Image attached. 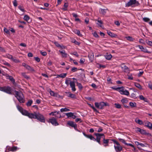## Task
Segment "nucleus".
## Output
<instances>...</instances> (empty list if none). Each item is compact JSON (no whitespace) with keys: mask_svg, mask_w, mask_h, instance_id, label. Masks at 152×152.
I'll use <instances>...</instances> for the list:
<instances>
[{"mask_svg":"<svg viewBox=\"0 0 152 152\" xmlns=\"http://www.w3.org/2000/svg\"><path fill=\"white\" fill-rule=\"evenodd\" d=\"M56 113L57 114H58V112L57 111L54 112L53 113L51 112V113H50L49 114L50 115H53L56 116V115L55 114V113Z\"/></svg>","mask_w":152,"mask_h":152,"instance_id":"obj_46","label":"nucleus"},{"mask_svg":"<svg viewBox=\"0 0 152 152\" xmlns=\"http://www.w3.org/2000/svg\"><path fill=\"white\" fill-rule=\"evenodd\" d=\"M85 61V59L83 58H81L80 61V62L81 64H83Z\"/></svg>","mask_w":152,"mask_h":152,"instance_id":"obj_49","label":"nucleus"},{"mask_svg":"<svg viewBox=\"0 0 152 152\" xmlns=\"http://www.w3.org/2000/svg\"><path fill=\"white\" fill-rule=\"evenodd\" d=\"M118 140L122 142L125 145H126V143L124 139L121 138H118Z\"/></svg>","mask_w":152,"mask_h":152,"instance_id":"obj_45","label":"nucleus"},{"mask_svg":"<svg viewBox=\"0 0 152 152\" xmlns=\"http://www.w3.org/2000/svg\"><path fill=\"white\" fill-rule=\"evenodd\" d=\"M33 103V101L31 100H29L26 104V105L27 106H30Z\"/></svg>","mask_w":152,"mask_h":152,"instance_id":"obj_31","label":"nucleus"},{"mask_svg":"<svg viewBox=\"0 0 152 152\" xmlns=\"http://www.w3.org/2000/svg\"><path fill=\"white\" fill-rule=\"evenodd\" d=\"M143 20L144 21L147 22L150 21V19L147 18H143Z\"/></svg>","mask_w":152,"mask_h":152,"instance_id":"obj_44","label":"nucleus"},{"mask_svg":"<svg viewBox=\"0 0 152 152\" xmlns=\"http://www.w3.org/2000/svg\"><path fill=\"white\" fill-rule=\"evenodd\" d=\"M75 125L74 126H73V127H74V129L77 131H78V130L77 129V126L76 124H75Z\"/></svg>","mask_w":152,"mask_h":152,"instance_id":"obj_62","label":"nucleus"},{"mask_svg":"<svg viewBox=\"0 0 152 152\" xmlns=\"http://www.w3.org/2000/svg\"><path fill=\"white\" fill-rule=\"evenodd\" d=\"M14 92L15 93V96L19 102L20 103H24L25 99L23 94L21 92H18L16 90H15Z\"/></svg>","mask_w":152,"mask_h":152,"instance_id":"obj_3","label":"nucleus"},{"mask_svg":"<svg viewBox=\"0 0 152 152\" xmlns=\"http://www.w3.org/2000/svg\"><path fill=\"white\" fill-rule=\"evenodd\" d=\"M125 38L127 40L130 42H132L134 40V39L131 36L126 37Z\"/></svg>","mask_w":152,"mask_h":152,"instance_id":"obj_24","label":"nucleus"},{"mask_svg":"<svg viewBox=\"0 0 152 152\" xmlns=\"http://www.w3.org/2000/svg\"><path fill=\"white\" fill-rule=\"evenodd\" d=\"M13 3L14 6L16 7L18 5L17 1L16 0H14Z\"/></svg>","mask_w":152,"mask_h":152,"instance_id":"obj_48","label":"nucleus"},{"mask_svg":"<svg viewBox=\"0 0 152 152\" xmlns=\"http://www.w3.org/2000/svg\"><path fill=\"white\" fill-rule=\"evenodd\" d=\"M26 69L28 71H29L31 72H34L35 71L34 70L33 67H31V66L28 65L26 66Z\"/></svg>","mask_w":152,"mask_h":152,"instance_id":"obj_19","label":"nucleus"},{"mask_svg":"<svg viewBox=\"0 0 152 152\" xmlns=\"http://www.w3.org/2000/svg\"><path fill=\"white\" fill-rule=\"evenodd\" d=\"M68 6V3H65L64 4V7L65 8H63V10H66L67 9L66 8Z\"/></svg>","mask_w":152,"mask_h":152,"instance_id":"obj_41","label":"nucleus"},{"mask_svg":"<svg viewBox=\"0 0 152 152\" xmlns=\"http://www.w3.org/2000/svg\"><path fill=\"white\" fill-rule=\"evenodd\" d=\"M135 131L137 132H139L140 134H144L146 135H148L149 136H150L151 135V134L149 133H147L146 132V131L145 130H144L142 129H141L140 128L137 127L135 129Z\"/></svg>","mask_w":152,"mask_h":152,"instance_id":"obj_8","label":"nucleus"},{"mask_svg":"<svg viewBox=\"0 0 152 152\" xmlns=\"http://www.w3.org/2000/svg\"><path fill=\"white\" fill-rule=\"evenodd\" d=\"M21 75L23 77L27 79H29L30 78L29 76L26 75V73L25 72L22 73Z\"/></svg>","mask_w":152,"mask_h":152,"instance_id":"obj_25","label":"nucleus"},{"mask_svg":"<svg viewBox=\"0 0 152 152\" xmlns=\"http://www.w3.org/2000/svg\"><path fill=\"white\" fill-rule=\"evenodd\" d=\"M135 121L136 123L140 125H142L143 123V122L142 120L138 119V118H135Z\"/></svg>","mask_w":152,"mask_h":152,"instance_id":"obj_21","label":"nucleus"},{"mask_svg":"<svg viewBox=\"0 0 152 152\" xmlns=\"http://www.w3.org/2000/svg\"><path fill=\"white\" fill-rule=\"evenodd\" d=\"M1 63L5 65H6L7 66L10 67L11 66L10 64L6 62V61H4V60H1Z\"/></svg>","mask_w":152,"mask_h":152,"instance_id":"obj_23","label":"nucleus"},{"mask_svg":"<svg viewBox=\"0 0 152 152\" xmlns=\"http://www.w3.org/2000/svg\"><path fill=\"white\" fill-rule=\"evenodd\" d=\"M66 73H62L58 75V76L60 77L64 78L66 76Z\"/></svg>","mask_w":152,"mask_h":152,"instance_id":"obj_40","label":"nucleus"},{"mask_svg":"<svg viewBox=\"0 0 152 152\" xmlns=\"http://www.w3.org/2000/svg\"><path fill=\"white\" fill-rule=\"evenodd\" d=\"M139 4L138 2L136 0H130L128 3L126 4L125 7H128L133 5H134L135 6H137Z\"/></svg>","mask_w":152,"mask_h":152,"instance_id":"obj_7","label":"nucleus"},{"mask_svg":"<svg viewBox=\"0 0 152 152\" xmlns=\"http://www.w3.org/2000/svg\"><path fill=\"white\" fill-rule=\"evenodd\" d=\"M7 57L9 58L11 60L13 58V57L12 55H10V54H8L7 55Z\"/></svg>","mask_w":152,"mask_h":152,"instance_id":"obj_53","label":"nucleus"},{"mask_svg":"<svg viewBox=\"0 0 152 152\" xmlns=\"http://www.w3.org/2000/svg\"><path fill=\"white\" fill-rule=\"evenodd\" d=\"M72 15L75 18V19L76 18H77V17H78V15L76 14L75 13H72Z\"/></svg>","mask_w":152,"mask_h":152,"instance_id":"obj_55","label":"nucleus"},{"mask_svg":"<svg viewBox=\"0 0 152 152\" xmlns=\"http://www.w3.org/2000/svg\"><path fill=\"white\" fill-rule=\"evenodd\" d=\"M112 56L111 54H109L106 55L105 56V57L106 59L108 60H110Z\"/></svg>","mask_w":152,"mask_h":152,"instance_id":"obj_34","label":"nucleus"},{"mask_svg":"<svg viewBox=\"0 0 152 152\" xmlns=\"http://www.w3.org/2000/svg\"><path fill=\"white\" fill-rule=\"evenodd\" d=\"M95 105L97 108H99L100 103L99 104L98 102H95Z\"/></svg>","mask_w":152,"mask_h":152,"instance_id":"obj_56","label":"nucleus"},{"mask_svg":"<svg viewBox=\"0 0 152 152\" xmlns=\"http://www.w3.org/2000/svg\"><path fill=\"white\" fill-rule=\"evenodd\" d=\"M121 102L123 103V104H124V103H127L128 102V100L126 98H124L122 99L121 100Z\"/></svg>","mask_w":152,"mask_h":152,"instance_id":"obj_38","label":"nucleus"},{"mask_svg":"<svg viewBox=\"0 0 152 152\" xmlns=\"http://www.w3.org/2000/svg\"><path fill=\"white\" fill-rule=\"evenodd\" d=\"M103 130V129L102 127H100L98 129L97 132H102Z\"/></svg>","mask_w":152,"mask_h":152,"instance_id":"obj_64","label":"nucleus"},{"mask_svg":"<svg viewBox=\"0 0 152 152\" xmlns=\"http://www.w3.org/2000/svg\"><path fill=\"white\" fill-rule=\"evenodd\" d=\"M102 134L103 135H101L100 136V140L101 138V137H102L103 139V143H101V145H103L104 146L106 147L109 146L108 143L110 141H112V139H105V136L103 134Z\"/></svg>","mask_w":152,"mask_h":152,"instance_id":"obj_5","label":"nucleus"},{"mask_svg":"<svg viewBox=\"0 0 152 152\" xmlns=\"http://www.w3.org/2000/svg\"><path fill=\"white\" fill-rule=\"evenodd\" d=\"M18 8L19 10H21L22 11L24 12V9L22 7L20 6H19L18 7Z\"/></svg>","mask_w":152,"mask_h":152,"instance_id":"obj_60","label":"nucleus"},{"mask_svg":"<svg viewBox=\"0 0 152 152\" xmlns=\"http://www.w3.org/2000/svg\"><path fill=\"white\" fill-rule=\"evenodd\" d=\"M17 107L18 110L23 115L27 116L31 119H36L41 122L43 123L45 122V119L44 117L39 113L34 112L33 113H30L26 110H24L22 107L19 105H17Z\"/></svg>","mask_w":152,"mask_h":152,"instance_id":"obj_1","label":"nucleus"},{"mask_svg":"<svg viewBox=\"0 0 152 152\" xmlns=\"http://www.w3.org/2000/svg\"><path fill=\"white\" fill-rule=\"evenodd\" d=\"M72 55L76 56L77 57H78L79 56V55L76 52H75L71 54Z\"/></svg>","mask_w":152,"mask_h":152,"instance_id":"obj_50","label":"nucleus"},{"mask_svg":"<svg viewBox=\"0 0 152 152\" xmlns=\"http://www.w3.org/2000/svg\"><path fill=\"white\" fill-rule=\"evenodd\" d=\"M66 94L67 96L70 97L72 99L76 98V96L74 94H72L71 92H66Z\"/></svg>","mask_w":152,"mask_h":152,"instance_id":"obj_13","label":"nucleus"},{"mask_svg":"<svg viewBox=\"0 0 152 152\" xmlns=\"http://www.w3.org/2000/svg\"><path fill=\"white\" fill-rule=\"evenodd\" d=\"M77 70V68L75 67H73L71 69V71L72 72H75Z\"/></svg>","mask_w":152,"mask_h":152,"instance_id":"obj_58","label":"nucleus"},{"mask_svg":"<svg viewBox=\"0 0 152 152\" xmlns=\"http://www.w3.org/2000/svg\"><path fill=\"white\" fill-rule=\"evenodd\" d=\"M108 9H103L102 8H100L99 10V12L100 13L102 14V15H105L106 13V11Z\"/></svg>","mask_w":152,"mask_h":152,"instance_id":"obj_16","label":"nucleus"},{"mask_svg":"<svg viewBox=\"0 0 152 152\" xmlns=\"http://www.w3.org/2000/svg\"><path fill=\"white\" fill-rule=\"evenodd\" d=\"M76 83L77 86L78 87L79 89L80 90H81L83 88V87L82 84L80 83H79L77 82Z\"/></svg>","mask_w":152,"mask_h":152,"instance_id":"obj_27","label":"nucleus"},{"mask_svg":"<svg viewBox=\"0 0 152 152\" xmlns=\"http://www.w3.org/2000/svg\"><path fill=\"white\" fill-rule=\"evenodd\" d=\"M48 122L51 123L54 126H57L59 125L56 119L54 117L50 118Z\"/></svg>","mask_w":152,"mask_h":152,"instance_id":"obj_9","label":"nucleus"},{"mask_svg":"<svg viewBox=\"0 0 152 152\" xmlns=\"http://www.w3.org/2000/svg\"><path fill=\"white\" fill-rule=\"evenodd\" d=\"M73 113L72 112H69L67 113H66L65 115L67 116L68 117H72V116H73Z\"/></svg>","mask_w":152,"mask_h":152,"instance_id":"obj_37","label":"nucleus"},{"mask_svg":"<svg viewBox=\"0 0 152 152\" xmlns=\"http://www.w3.org/2000/svg\"><path fill=\"white\" fill-rule=\"evenodd\" d=\"M145 125L149 129L152 130V124L151 123L147 121L145 122Z\"/></svg>","mask_w":152,"mask_h":152,"instance_id":"obj_15","label":"nucleus"},{"mask_svg":"<svg viewBox=\"0 0 152 152\" xmlns=\"http://www.w3.org/2000/svg\"><path fill=\"white\" fill-rule=\"evenodd\" d=\"M146 43L148 45L152 47V41L148 40L146 41Z\"/></svg>","mask_w":152,"mask_h":152,"instance_id":"obj_47","label":"nucleus"},{"mask_svg":"<svg viewBox=\"0 0 152 152\" xmlns=\"http://www.w3.org/2000/svg\"><path fill=\"white\" fill-rule=\"evenodd\" d=\"M107 33L110 36L112 37H115L117 36L116 34L111 32L110 31H108Z\"/></svg>","mask_w":152,"mask_h":152,"instance_id":"obj_20","label":"nucleus"},{"mask_svg":"<svg viewBox=\"0 0 152 152\" xmlns=\"http://www.w3.org/2000/svg\"><path fill=\"white\" fill-rule=\"evenodd\" d=\"M50 93L51 96H54L55 95V94L54 91H52L51 90L50 92Z\"/></svg>","mask_w":152,"mask_h":152,"instance_id":"obj_59","label":"nucleus"},{"mask_svg":"<svg viewBox=\"0 0 152 152\" xmlns=\"http://www.w3.org/2000/svg\"><path fill=\"white\" fill-rule=\"evenodd\" d=\"M70 87L72 88V90L73 91H75L76 89L75 88V85L74 81H70Z\"/></svg>","mask_w":152,"mask_h":152,"instance_id":"obj_14","label":"nucleus"},{"mask_svg":"<svg viewBox=\"0 0 152 152\" xmlns=\"http://www.w3.org/2000/svg\"><path fill=\"white\" fill-rule=\"evenodd\" d=\"M96 23L99 26L102 27V25L103 24V22L101 20H98Z\"/></svg>","mask_w":152,"mask_h":152,"instance_id":"obj_35","label":"nucleus"},{"mask_svg":"<svg viewBox=\"0 0 152 152\" xmlns=\"http://www.w3.org/2000/svg\"><path fill=\"white\" fill-rule=\"evenodd\" d=\"M130 106L132 108L135 107H136V104L135 102L133 103L130 102L129 103Z\"/></svg>","mask_w":152,"mask_h":152,"instance_id":"obj_30","label":"nucleus"},{"mask_svg":"<svg viewBox=\"0 0 152 152\" xmlns=\"http://www.w3.org/2000/svg\"><path fill=\"white\" fill-rule=\"evenodd\" d=\"M7 148L8 150V151H16L17 149V147L13 146L12 147H7Z\"/></svg>","mask_w":152,"mask_h":152,"instance_id":"obj_18","label":"nucleus"},{"mask_svg":"<svg viewBox=\"0 0 152 152\" xmlns=\"http://www.w3.org/2000/svg\"><path fill=\"white\" fill-rule=\"evenodd\" d=\"M40 53L43 56H46L47 54V53L46 52H42V51H41Z\"/></svg>","mask_w":152,"mask_h":152,"instance_id":"obj_52","label":"nucleus"},{"mask_svg":"<svg viewBox=\"0 0 152 152\" xmlns=\"http://www.w3.org/2000/svg\"><path fill=\"white\" fill-rule=\"evenodd\" d=\"M122 69L125 72H129V69L128 67L126 66L124 64H122L121 65Z\"/></svg>","mask_w":152,"mask_h":152,"instance_id":"obj_12","label":"nucleus"},{"mask_svg":"<svg viewBox=\"0 0 152 152\" xmlns=\"http://www.w3.org/2000/svg\"><path fill=\"white\" fill-rule=\"evenodd\" d=\"M115 107L118 109H120L121 108V106L119 103H115L114 104Z\"/></svg>","mask_w":152,"mask_h":152,"instance_id":"obj_36","label":"nucleus"},{"mask_svg":"<svg viewBox=\"0 0 152 152\" xmlns=\"http://www.w3.org/2000/svg\"><path fill=\"white\" fill-rule=\"evenodd\" d=\"M137 47L139 48L141 51L145 53H151L150 51H148V50L145 48H144L142 45H138L137 46Z\"/></svg>","mask_w":152,"mask_h":152,"instance_id":"obj_11","label":"nucleus"},{"mask_svg":"<svg viewBox=\"0 0 152 152\" xmlns=\"http://www.w3.org/2000/svg\"><path fill=\"white\" fill-rule=\"evenodd\" d=\"M106 103L104 102H102L100 103V109H102L104 106H107Z\"/></svg>","mask_w":152,"mask_h":152,"instance_id":"obj_22","label":"nucleus"},{"mask_svg":"<svg viewBox=\"0 0 152 152\" xmlns=\"http://www.w3.org/2000/svg\"><path fill=\"white\" fill-rule=\"evenodd\" d=\"M83 135L87 138H89L91 140H93L94 141H96V142H97L99 144H101V141H100V136L101 135H103V134H100V133H95L94 135L96 137V138L95 139L91 135L86 134L84 132H83Z\"/></svg>","mask_w":152,"mask_h":152,"instance_id":"obj_2","label":"nucleus"},{"mask_svg":"<svg viewBox=\"0 0 152 152\" xmlns=\"http://www.w3.org/2000/svg\"><path fill=\"white\" fill-rule=\"evenodd\" d=\"M134 85L136 87L139 88L140 89L142 90V87L139 83H135Z\"/></svg>","mask_w":152,"mask_h":152,"instance_id":"obj_28","label":"nucleus"},{"mask_svg":"<svg viewBox=\"0 0 152 152\" xmlns=\"http://www.w3.org/2000/svg\"><path fill=\"white\" fill-rule=\"evenodd\" d=\"M93 36L97 38L99 37V35L97 34L96 32H94L93 33Z\"/></svg>","mask_w":152,"mask_h":152,"instance_id":"obj_57","label":"nucleus"},{"mask_svg":"<svg viewBox=\"0 0 152 152\" xmlns=\"http://www.w3.org/2000/svg\"><path fill=\"white\" fill-rule=\"evenodd\" d=\"M4 31L7 34H10L9 30H8L6 28H4Z\"/></svg>","mask_w":152,"mask_h":152,"instance_id":"obj_43","label":"nucleus"},{"mask_svg":"<svg viewBox=\"0 0 152 152\" xmlns=\"http://www.w3.org/2000/svg\"><path fill=\"white\" fill-rule=\"evenodd\" d=\"M74 32L79 36L81 37L82 36V34L80 33V31L79 30H75Z\"/></svg>","mask_w":152,"mask_h":152,"instance_id":"obj_29","label":"nucleus"},{"mask_svg":"<svg viewBox=\"0 0 152 152\" xmlns=\"http://www.w3.org/2000/svg\"><path fill=\"white\" fill-rule=\"evenodd\" d=\"M75 124L74 123V122L71 121H69L67 122V124L72 127L74 126Z\"/></svg>","mask_w":152,"mask_h":152,"instance_id":"obj_26","label":"nucleus"},{"mask_svg":"<svg viewBox=\"0 0 152 152\" xmlns=\"http://www.w3.org/2000/svg\"><path fill=\"white\" fill-rule=\"evenodd\" d=\"M12 88L9 86H4L0 87L1 91L5 92L9 94H12Z\"/></svg>","mask_w":152,"mask_h":152,"instance_id":"obj_6","label":"nucleus"},{"mask_svg":"<svg viewBox=\"0 0 152 152\" xmlns=\"http://www.w3.org/2000/svg\"><path fill=\"white\" fill-rule=\"evenodd\" d=\"M131 97L133 98L134 99L136 98H137L136 95L135 94L133 93L131 94Z\"/></svg>","mask_w":152,"mask_h":152,"instance_id":"obj_51","label":"nucleus"},{"mask_svg":"<svg viewBox=\"0 0 152 152\" xmlns=\"http://www.w3.org/2000/svg\"><path fill=\"white\" fill-rule=\"evenodd\" d=\"M120 90L119 91V92L122 95H125L126 96H129V91L126 89H124V88L123 87H121Z\"/></svg>","mask_w":152,"mask_h":152,"instance_id":"obj_10","label":"nucleus"},{"mask_svg":"<svg viewBox=\"0 0 152 152\" xmlns=\"http://www.w3.org/2000/svg\"><path fill=\"white\" fill-rule=\"evenodd\" d=\"M59 52L62 54V57L66 58L67 57V54L65 52L64 50H60Z\"/></svg>","mask_w":152,"mask_h":152,"instance_id":"obj_17","label":"nucleus"},{"mask_svg":"<svg viewBox=\"0 0 152 152\" xmlns=\"http://www.w3.org/2000/svg\"><path fill=\"white\" fill-rule=\"evenodd\" d=\"M34 58L35 60L36 61L38 62H39L40 60V58L38 57H34Z\"/></svg>","mask_w":152,"mask_h":152,"instance_id":"obj_54","label":"nucleus"},{"mask_svg":"<svg viewBox=\"0 0 152 152\" xmlns=\"http://www.w3.org/2000/svg\"><path fill=\"white\" fill-rule=\"evenodd\" d=\"M55 45L57 47H61V46L60 45L58 42H56L55 43Z\"/></svg>","mask_w":152,"mask_h":152,"instance_id":"obj_61","label":"nucleus"},{"mask_svg":"<svg viewBox=\"0 0 152 152\" xmlns=\"http://www.w3.org/2000/svg\"><path fill=\"white\" fill-rule=\"evenodd\" d=\"M11 60L16 63H18L20 62V61L19 60L16 58L15 57H13Z\"/></svg>","mask_w":152,"mask_h":152,"instance_id":"obj_32","label":"nucleus"},{"mask_svg":"<svg viewBox=\"0 0 152 152\" xmlns=\"http://www.w3.org/2000/svg\"><path fill=\"white\" fill-rule=\"evenodd\" d=\"M70 110L69 109H68L66 108H61L60 110V111L61 112H66V111H69Z\"/></svg>","mask_w":152,"mask_h":152,"instance_id":"obj_33","label":"nucleus"},{"mask_svg":"<svg viewBox=\"0 0 152 152\" xmlns=\"http://www.w3.org/2000/svg\"><path fill=\"white\" fill-rule=\"evenodd\" d=\"M23 19L27 21H28L29 20L30 17L28 15H26L24 16Z\"/></svg>","mask_w":152,"mask_h":152,"instance_id":"obj_39","label":"nucleus"},{"mask_svg":"<svg viewBox=\"0 0 152 152\" xmlns=\"http://www.w3.org/2000/svg\"><path fill=\"white\" fill-rule=\"evenodd\" d=\"M121 87H118L117 88H115L113 87H111V88L113 89L114 90H116L119 92V91L121 88Z\"/></svg>","mask_w":152,"mask_h":152,"instance_id":"obj_42","label":"nucleus"},{"mask_svg":"<svg viewBox=\"0 0 152 152\" xmlns=\"http://www.w3.org/2000/svg\"><path fill=\"white\" fill-rule=\"evenodd\" d=\"M75 122H77L79 121H80V122H82V121H81V119L80 118H76L75 120Z\"/></svg>","mask_w":152,"mask_h":152,"instance_id":"obj_63","label":"nucleus"},{"mask_svg":"<svg viewBox=\"0 0 152 152\" xmlns=\"http://www.w3.org/2000/svg\"><path fill=\"white\" fill-rule=\"evenodd\" d=\"M112 140L114 143L115 144L114 147L115 151L117 152L121 151L122 149V148L119 143L115 140L113 139Z\"/></svg>","mask_w":152,"mask_h":152,"instance_id":"obj_4","label":"nucleus"}]
</instances>
